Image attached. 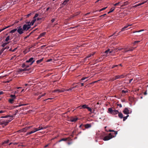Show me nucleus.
Masks as SVG:
<instances>
[{
  "label": "nucleus",
  "instance_id": "35",
  "mask_svg": "<svg viewBox=\"0 0 148 148\" xmlns=\"http://www.w3.org/2000/svg\"><path fill=\"white\" fill-rule=\"evenodd\" d=\"M26 23L27 25H28V27H30V25H31V22H26Z\"/></svg>",
  "mask_w": 148,
  "mask_h": 148
},
{
  "label": "nucleus",
  "instance_id": "49",
  "mask_svg": "<svg viewBox=\"0 0 148 148\" xmlns=\"http://www.w3.org/2000/svg\"><path fill=\"white\" fill-rule=\"evenodd\" d=\"M26 66V64H23L22 65V67L23 68L25 67V66Z\"/></svg>",
  "mask_w": 148,
  "mask_h": 148
},
{
  "label": "nucleus",
  "instance_id": "26",
  "mask_svg": "<svg viewBox=\"0 0 148 148\" xmlns=\"http://www.w3.org/2000/svg\"><path fill=\"white\" fill-rule=\"evenodd\" d=\"M41 127H42L41 126V125H40L38 128H34V129H35V130H36V131H38L41 130Z\"/></svg>",
  "mask_w": 148,
  "mask_h": 148
},
{
  "label": "nucleus",
  "instance_id": "56",
  "mask_svg": "<svg viewBox=\"0 0 148 148\" xmlns=\"http://www.w3.org/2000/svg\"><path fill=\"white\" fill-rule=\"evenodd\" d=\"M34 80H32V81H30L29 82H32V83H34L36 82L34 81Z\"/></svg>",
  "mask_w": 148,
  "mask_h": 148
},
{
  "label": "nucleus",
  "instance_id": "23",
  "mask_svg": "<svg viewBox=\"0 0 148 148\" xmlns=\"http://www.w3.org/2000/svg\"><path fill=\"white\" fill-rule=\"evenodd\" d=\"M17 31V28H15L12 30H11L10 32V33H13L14 32L16 31Z\"/></svg>",
  "mask_w": 148,
  "mask_h": 148
},
{
  "label": "nucleus",
  "instance_id": "30",
  "mask_svg": "<svg viewBox=\"0 0 148 148\" xmlns=\"http://www.w3.org/2000/svg\"><path fill=\"white\" fill-rule=\"evenodd\" d=\"M109 132H114V134L115 135V136H116V135L117 134V131H114V130H109Z\"/></svg>",
  "mask_w": 148,
  "mask_h": 148
},
{
  "label": "nucleus",
  "instance_id": "36",
  "mask_svg": "<svg viewBox=\"0 0 148 148\" xmlns=\"http://www.w3.org/2000/svg\"><path fill=\"white\" fill-rule=\"evenodd\" d=\"M10 36H8L5 39V41L6 42L10 40Z\"/></svg>",
  "mask_w": 148,
  "mask_h": 148
},
{
  "label": "nucleus",
  "instance_id": "52",
  "mask_svg": "<svg viewBox=\"0 0 148 148\" xmlns=\"http://www.w3.org/2000/svg\"><path fill=\"white\" fill-rule=\"evenodd\" d=\"M32 14V13H31L30 14H29L27 15V16H27L26 17H29V16H30Z\"/></svg>",
  "mask_w": 148,
  "mask_h": 148
},
{
  "label": "nucleus",
  "instance_id": "10",
  "mask_svg": "<svg viewBox=\"0 0 148 148\" xmlns=\"http://www.w3.org/2000/svg\"><path fill=\"white\" fill-rule=\"evenodd\" d=\"M123 112L124 114H128L129 113V110L127 108H125L123 110Z\"/></svg>",
  "mask_w": 148,
  "mask_h": 148
},
{
  "label": "nucleus",
  "instance_id": "60",
  "mask_svg": "<svg viewBox=\"0 0 148 148\" xmlns=\"http://www.w3.org/2000/svg\"><path fill=\"white\" fill-rule=\"evenodd\" d=\"M30 64L29 65H27L26 64V66H25V68L27 69V68L29 67L30 66Z\"/></svg>",
  "mask_w": 148,
  "mask_h": 148
},
{
  "label": "nucleus",
  "instance_id": "20",
  "mask_svg": "<svg viewBox=\"0 0 148 148\" xmlns=\"http://www.w3.org/2000/svg\"><path fill=\"white\" fill-rule=\"evenodd\" d=\"M68 139V138H63L58 141V142H60L62 141H66Z\"/></svg>",
  "mask_w": 148,
  "mask_h": 148
},
{
  "label": "nucleus",
  "instance_id": "62",
  "mask_svg": "<svg viewBox=\"0 0 148 148\" xmlns=\"http://www.w3.org/2000/svg\"><path fill=\"white\" fill-rule=\"evenodd\" d=\"M118 106H119V107L120 108H121L122 106L121 104H118Z\"/></svg>",
  "mask_w": 148,
  "mask_h": 148
},
{
  "label": "nucleus",
  "instance_id": "1",
  "mask_svg": "<svg viewBox=\"0 0 148 148\" xmlns=\"http://www.w3.org/2000/svg\"><path fill=\"white\" fill-rule=\"evenodd\" d=\"M73 88H74L73 87H72L71 88H69V89H67L66 90H65V89H64V88H62V89H56V90H54L53 92H59V93L62 92H64L65 91H69L70 90H71Z\"/></svg>",
  "mask_w": 148,
  "mask_h": 148
},
{
  "label": "nucleus",
  "instance_id": "64",
  "mask_svg": "<svg viewBox=\"0 0 148 148\" xmlns=\"http://www.w3.org/2000/svg\"><path fill=\"white\" fill-rule=\"evenodd\" d=\"M4 92L3 91L0 92V95H2L3 94Z\"/></svg>",
  "mask_w": 148,
  "mask_h": 148
},
{
  "label": "nucleus",
  "instance_id": "63",
  "mask_svg": "<svg viewBox=\"0 0 148 148\" xmlns=\"http://www.w3.org/2000/svg\"><path fill=\"white\" fill-rule=\"evenodd\" d=\"M72 142H69L68 143V144L69 145H70L71 144H72Z\"/></svg>",
  "mask_w": 148,
  "mask_h": 148
},
{
  "label": "nucleus",
  "instance_id": "4",
  "mask_svg": "<svg viewBox=\"0 0 148 148\" xmlns=\"http://www.w3.org/2000/svg\"><path fill=\"white\" fill-rule=\"evenodd\" d=\"M12 119H10L9 120H7L6 121H2L0 122V124L3 127H4V126L7 125L8 123L11 121Z\"/></svg>",
  "mask_w": 148,
  "mask_h": 148
},
{
  "label": "nucleus",
  "instance_id": "33",
  "mask_svg": "<svg viewBox=\"0 0 148 148\" xmlns=\"http://www.w3.org/2000/svg\"><path fill=\"white\" fill-rule=\"evenodd\" d=\"M69 1V0H65L62 3V4L65 5Z\"/></svg>",
  "mask_w": 148,
  "mask_h": 148
},
{
  "label": "nucleus",
  "instance_id": "43",
  "mask_svg": "<svg viewBox=\"0 0 148 148\" xmlns=\"http://www.w3.org/2000/svg\"><path fill=\"white\" fill-rule=\"evenodd\" d=\"M128 2H125L124 3V4L122 5L121 6V7H123V6H125L126 5H127V4H128Z\"/></svg>",
  "mask_w": 148,
  "mask_h": 148
},
{
  "label": "nucleus",
  "instance_id": "11",
  "mask_svg": "<svg viewBox=\"0 0 148 148\" xmlns=\"http://www.w3.org/2000/svg\"><path fill=\"white\" fill-rule=\"evenodd\" d=\"M87 78H88L87 77H83L81 79V80H80V82H86L87 81H88V79H86L85 81H83V80H85V79H86Z\"/></svg>",
  "mask_w": 148,
  "mask_h": 148
},
{
  "label": "nucleus",
  "instance_id": "48",
  "mask_svg": "<svg viewBox=\"0 0 148 148\" xmlns=\"http://www.w3.org/2000/svg\"><path fill=\"white\" fill-rule=\"evenodd\" d=\"M121 3L120 2H119L114 5V6H116L118 5L120 3Z\"/></svg>",
  "mask_w": 148,
  "mask_h": 148
},
{
  "label": "nucleus",
  "instance_id": "39",
  "mask_svg": "<svg viewBox=\"0 0 148 148\" xmlns=\"http://www.w3.org/2000/svg\"><path fill=\"white\" fill-rule=\"evenodd\" d=\"M87 109H88V110L89 111H90V112H92V109L90 108V107H88Z\"/></svg>",
  "mask_w": 148,
  "mask_h": 148
},
{
  "label": "nucleus",
  "instance_id": "9",
  "mask_svg": "<svg viewBox=\"0 0 148 148\" xmlns=\"http://www.w3.org/2000/svg\"><path fill=\"white\" fill-rule=\"evenodd\" d=\"M34 59L33 58H31L28 60H27L26 62H31L30 65H31L35 61L34 60H33Z\"/></svg>",
  "mask_w": 148,
  "mask_h": 148
},
{
  "label": "nucleus",
  "instance_id": "57",
  "mask_svg": "<svg viewBox=\"0 0 148 148\" xmlns=\"http://www.w3.org/2000/svg\"><path fill=\"white\" fill-rule=\"evenodd\" d=\"M52 60L51 59H49L47 61V62H50Z\"/></svg>",
  "mask_w": 148,
  "mask_h": 148
},
{
  "label": "nucleus",
  "instance_id": "25",
  "mask_svg": "<svg viewBox=\"0 0 148 148\" xmlns=\"http://www.w3.org/2000/svg\"><path fill=\"white\" fill-rule=\"evenodd\" d=\"M144 30V29H141V30H139L137 31H134L133 32H131V33H136V32H141L143 31Z\"/></svg>",
  "mask_w": 148,
  "mask_h": 148
},
{
  "label": "nucleus",
  "instance_id": "40",
  "mask_svg": "<svg viewBox=\"0 0 148 148\" xmlns=\"http://www.w3.org/2000/svg\"><path fill=\"white\" fill-rule=\"evenodd\" d=\"M9 42H8V43H4L1 46L3 47H4Z\"/></svg>",
  "mask_w": 148,
  "mask_h": 148
},
{
  "label": "nucleus",
  "instance_id": "32",
  "mask_svg": "<svg viewBox=\"0 0 148 148\" xmlns=\"http://www.w3.org/2000/svg\"><path fill=\"white\" fill-rule=\"evenodd\" d=\"M14 99H10L9 100V101L10 103H13Z\"/></svg>",
  "mask_w": 148,
  "mask_h": 148
},
{
  "label": "nucleus",
  "instance_id": "21",
  "mask_svg": "<svg viewBox=\"0 0 148 148\" xmlns=\"http://www.w3.org/2000/svg\"><path fill=\"white\" fill-rule=\"evenodd\" d=\"M11 26V25H9L8 26H7L6 27H5L4 28H3L2 29H0V32H1L2 31L4 30V29H7V28H8L10 27Z\"/></svg>",
  "mask_w": 148,
  "mask_h": 148
},
{
  "label": "nucleus",
  "instance_id": "53",
  "mask_svg": "<svg viewBox=\"0 0 148 148\" xmlns=\"http://www.w3.org/2000/svg\"><path fill=\"white\" fill-rule=\"evenodd\" d=\"M118 65H113L112 66V69H113V68H114V67H117L118 66Z\"/></svg>",
  "mask_w": 148,
  "mask_h": 148
},
{
  "label": "nucleus",
  "instance_id": "29",
  "mask_svg": "<svg viewBox=\"0 0 148 148\" xmlns=\"http://www.w3.org/2000/svg\"><path fill=\"white\" fill-rule=\"evenodd\" d=\"M30 69H27L26 68L23 69H21L20 70V71H28Z\"/></svg>",
  "mask_w": 148,
  "mask_h": 148
},
{
  "label": "nucleus",
  "instance_id": "50",
  "mask_svg": "<svg viewBox=\"0 0 148 148\" xmlns=\"http://www.w3.org/2000/svg\"><path fill=\"white\" fill-rule=\"evenodd\" d=\"M140 42V41H136L134 42V44H135L136 43H137L138 42Z\"/></svg>",
  "mask_w": 148,
  "mask_h": 148
},
{
  "label": "nucleus",
  "instance_id": "8",
  "mask_svg": "<svg viewBox=\"0 0 148 148\" xmlns=\"http://www.w3.org/2000/svg\"><path fill=\"white\" fill-rule=\"evenodd\" d=\"M31 27H28V25L26 24H25L23 25V31H27Z\"/></svg>",
  "mask_w": 148,
  "mask_h": 148
},
{
  "label": "nucleus",
  "instance_id": "27",
  "mask_svg": "<svg viewBox=\"0 0 148 148\" xmlns=\"http://www.w3.org/2000/svg\"><path fill=\"white\" fill-rule=\"evenodd\" d=\"M77 118H73L71 119V121L72 122H75L77 121Z\"/></svg>",
  "mask_w": 148,
  "mask_h": 148
},
{
  "label": "nucleus",
  "instance_id": "41",
  "mask_svg": "<svg viewBox=\"0 0 148 148\" xmlns=\"http://www.w3.org/2000/svg\"><path fill=\"white\" fill-rule=\"evenodd\" d=\"M28 105V104H23L19 105L18 106L20 107V106H26V105Z\"/></svg>",
  "mask_w": 148,
  "mask_h": 148
},
{
  "label": "nucleus",
  "instance_id": "34",
  "mask_svg": "<svg viewBox=\"0 0 148 148\" xmlns=\"http://www.w3.org/2000/svg\"><path fill=\"white\" fill-rule=\"evenodd\" d=\"M129 116V115L128 114H127V116H125L124 117H123V121H125L127 118V117Z\"/></svg>",
  "mask_w": 148,
  "mask_h": 148
},
{
  "label": "nucleus",
  "instance_id": "13",
  "mask_svg": "<svg viewBox=\"0 0 148 148\" xmlns=\"http://www.w3.org/2000/svg\"><path fill=\"white\" fill-rule=\"evenodd\" d=\"M45 34V32H43L41 34L38 38L37 39H39L41 37L44 36Z\"/></svg>",
  "mask_w": 148,
  "mask_h": 148
},
{
  "label": "nucleus",
  "instance_id": "42",
  "mask_svg": "<svg viewBox=\"0 0 148 148\" xmlns=\"http://www.w3.org/2000/svg\"><path fill=\"white\" fill-rule=\"evenodd\" d=\"M101 80V79L99 80H97L96 81L92 82L90 83H95L98 82L99 81H100Z\"/></svg>",
  "mask_w": 148,
  "mask_h": 148
},
{
  "label": "nucleus",
  "instance_id": "59",
  "mask_svg": "<svg viewBox=\"0 0 148 148\" xmlns=\"http://www.w3.org/2000/svg\"><path fill=\"white\" fill-rule=\"evenodd\" d=\"M6 49V48H2L1 50V51H2L3 52L5 50V49Z\"/></svg>",
  "mask_w": 148,
  "mask_h": 148
},
{
  "label": "nucleus",
  "instance_id": "14",
  "mask_svg": "<svg viewBox=\"0 0 148 148\" xmlns=\"http://www.w3.org/2000/svg\"><path fill=\"white\" fill-rule=\"evenodd\" d=\"M84 126L87 129L90 127L91 125L90 124H87L84 125Z\"/></svg>",
  "mask_w": 148,
  "mask_h": 148
},
{
  "label": "nucleus",
  "instance_id": "6",
  "mask_svg": "<svg viewBox=\"0 0 148 148\" xmlns=\"http://www.w3.org/2000/svg\"><path fill=\"white\" fill-rule=\"evenodd\" d=\"M32 127V126L26 127L22 129L19 130V131H20V132H25L27 131V130H28L29 129Z\"/></svg>",
  "mask_w": 148,
  "mask_h": 148
},
{
  "label": "nucleus",
  "instance_id": "5",
  "mask_svg": "<svg viewBox=\"0 0 148 148\" xmlns=\"http://www.w3.org/2000/svg\"><path fill=\"white\" fill-rule=\"evenodd\" d=\"M23 30L21 26L17 27V32L19 34H21L23 33Z\"/></svg>",
  "mask_w": 148,
  "mask_h": 148
},
{
  "label": "nucleus",
  "instance_id": "15",
  "mask_svg": "<svg viewBox=\"0 0 148 148\" xmlns=\"http://www.w3.org/2000/svg\"><path fill=\"white\" fill-rule=\"evenodd\" d=\"M14 115H6L5 116H2L1 117V118H7L9 117H11L13 118L14 117Z\"/></svg>",
  "mask_w": 148,
  "mask_h": 148
},
{
  "label": "nucleus",
  "instance_id": "45",
  "mask_svg": "<svg viewBox=\"0 0 148 148\" xmlns=\"http://www.w3.org/2000/svg\"><path fill=\"white\" fill-rule=\"evenodd\" d=\"M47 127H48L47 126H45V127H42L41 128V130H44V129H46Z\"/></svg>",
  "mask_w": 148,
  "mask_h": 148
},
{
  "label": "nucleus",
  "instance_id": "58",
  "mask_svg": "<svg viewBox=\"0 0 148 148\" xmlns=\"http://www.w3.org/2000/svg\"><path fill=\"white\" fill-rule=\"evenodd\" d=\"M6 49V48H2L1 50V51H2L3 52L5 50V49Z\"/></svg>",
  "mask_w": 148,
  "mask_h": 148
},
{
  "label": "nucleus",
  "instance_id": "12",
  "mask_svg": "<svg viewBox=\"0 0 148 148\" xmlns=\"http://www.w3.org/2000/svg\"><path fill=\"white\" fill-rule=\"evenodd\" d=\"M130 26V25L128 24L127 25L125 26L123 28L121 29V31H125V30L127 29V28Z\"/></svg>",
  "mask_w": 148,
  "mask_h": 148
},
{
  "label": "nucleus",
  "instance_id": "47",
  "mask_svg": "<svg viewBox=\"0 0 148 148\" xmlns=\"http://www.w3.org/2000/svg\"><path fill=\"white\" fill-rule=\"evenodd\" d=\"M38 14H35L34 17V18H36L38 16Z\"/></svg>",
  "mask_w": 148,
  "mask_h": 148
},
{
  "label": "nucleus",
  "instance_id": "55",
  "mask_svg": "<svg viewBox=\"0 0 148 148\" xmlns=\"http://www.w3.org/2000/svg\"><path fill=\"white\" fill-rule=\"evenodd\" d=\"M55 21V19L54 18H53L51 20V21L52 23H53Z\"/></svg>",
  "mask_w": 148,
  "mask_h": 148
},
{
  "label": "nucleus",
  "instance_id": "7",
  "mask_svg": "<svg viewBox=\"0 0 148 148\" xmlns=\"http://www.w3.org/2000/svg\"><path fill=\"white\" fill-rule=\"evenodd\" d=\"M125 76L124 74L116 76L113 78V80H114L118 79H121L123 78Z\"/></svg>",
  "mask_w": 148,
  "mask_h": 148
},
{
  "label": "nucleus",
  "instance_id": "37",
  "mask_svg": "<svg viewBox=\"0 0 148 148\" xmlns=\"http://www.w3.org/2000/svg\"><path fill=\"white\" fill-rule=\"evenodd\" d=\"M10 97L14 99L16 97V96L14 95H12L10 96Z\"/></svg>",
  "mask_w": 148,
  "mask_h": 148
},
{
  "label": "nucleus",
  "instance_id": "22",
  "mask_svg": "<svg viewBox=\"0 0 148 148\" xmlns=\"http://www.w3.org/2000/svg\"><path fill=\"white\" fill-rule=\"evenodd\" d=\"M43 60V58L40 59V60H38L36 61V63L37 64H38L41 62Z\"/></svg>",
  "mask_w": 148,
  "mask_h": 148
},
{
  "label": "nucleus",
  "instance_id": "2",
  "mask_svg": "<svg viewBox=\"0 0 148 148\" xmlns=\"http://www.w3.org/2000/svg\"><path fill=\"white\" fill-rule=\"evenodd\" d=\"M108 111L109 113L112 114H115L119 113V112L118 110H113L111 108H109L108 109Z\"/></svg>",
  "mask_w": 148,
  "mask_h": 148
},
{
  "label": "nucleus",
  "instance_id": "51",
  "mask_svg": "<svg viewBox=\"0 0 148 148\" xmlns=\"http://www.w3.org/2000/svg\"><path fill=\"white\" fill-rule=\"evenodd\" d=\"M9 142V140L7 141H4V142L3 143V144H5V143H7Z\"/></svg>",
  "mask_w": 148,
  "mask_h": 148
},
{
  "label": "nucleus",
  "instance_id": "44",
  "mask_svg": "<svg viewBox=\"0 0 148 148\" xmlns=\"http://www.w3.org/2000/svg\"><path fill=\"white\" fill-rule=\"evenodd\" d=\"M127 90H122V93H126L127 92Z\"/></svg>",
  "mask_w": 148,
  "mask_h": 148
},
{
  "label": "nucleus",
  "instance_id": "24",
  "mask_svg": "<svg viewBox=\"0 0 148 148\" xmlns=\"http://www.w3.org/2000/svg\"><path fill=\"white\" fill-rule=\"evenodd\" d=\"M36 18H34V19L31 22V24L32 25H33L34 24V22L36 21Z\"/></svg>",
  "mask_w": 148,
  "mask_h": 148
},
{
  "label": "nucleus",
  "instance_id": "61",
  "mask_svg": "<svg viewBox=\"0 0 148 148\" xmlns=\"http://www.w3.org/2000/svg\"><path fill=\"white\" fill-rule=\"evenodd\" d=\"M42 97L41 95H39L38 98V99H40L41 97Z\"/></svg>",
  "mask_w": 148,
  "mask_h": 148
},
{
  "label": "nucleus",
  "instance_id": "3",
  "mask_svg": "<svg viewBox=\"0 0 148 148\" xmlns=\"http://www.w3.org/2000/svg\"><path fill=\"white\" fill-rule=\"evenodd\" d=\"M114 137L115 136H113L111 133H110L108 135L104 137L103 139L105 141L108 140Z\"/></svg>",
  "mask_w": 148,
  "mask_h": 148
},
{
  "label": "nucleus",
  "instance_id": "54",
  "mask_svg": "<svg viewBox=\"0 0 148 148\" xmlns=\"http://www.w3.org/2000/svg\"><path fill=\"white\" fill-rule=\"evenodd\" d=\"M5 111L4 110H1L0 111V113H3L5 112Z\"/></svg>",
  "mask_w": 148,
  "mask_h": 148
},
{
  "label": "nucleus",
  "instance_id": "28",
  "mask_svg": "<svg viewBox=\"0 0 148 148\" xmlns=\"http://www.w3.org/2000/svg\"><path fill=\"white\" fill-rule=\"evenodd\" d=\"M115 8V7H114L113 8L111 9L110 10L108 13V14L112 12L114 10Z\"/></svg>",
  "mask_w": 148,
  "mask_h": 148
},
{
  "label": "nucleus",
  "instance_id": "46",
  "mask_svg": "<svg viewBox=\"0 0 148 148\" xmlns=\"http://www.w3.org/2000/svg\"><path fill=\"white\" fill-rule=\"evenodd\" d=\"M107 7H105V8H102V9H101L100 10H99V11L100 12L102 10H105V9H106L107 8Z\"/></svg>",
  "mask_w": 148,
  "mask_h": 148
},
{
  "label": "nucleus",
  "instance_id": "19",
  "mask_svg": "<svg viewBox=\"0 0 148 148\" xmlns=\"http://www.w3.org/2000/svg\"><path fill=\"white\" fill-rule=\"evenodd\" d=\"M118 116L121 119H122L123 118V114L121 112L119 113Z\"/></svg>",
  "mask_w": 148,
  "mask_h": 148
},
{
  "label": "nucleus",
  "instance_id": "18",
  "mask_svg": "<svg viewBox=\"0 0 148 148\" xmlns=\"http://www.w3.org/2000/svg\"><path fill=\"white\" fill-rule=\"evenodd\" d=\"M95 53V52L93 53H91L89 54L88 55L86 58H85V60H86L87 58H89L90 57H91L92 56H93L94 55V54Z\"/></svg>",
  "mask_w": 148,
  "mask_h": 148
},
{
  "label": "nucleus",
  "instance_id": "38",
  "mask_svg": "<svg viewBox=\"0 0 148 148\" xmlns=\"http://www.w3.org/2000/svg\"><path fill=\"white\" fill-rule=\"evenodd\" d=\"M84 108H87L88 107L87 106L86 104H84L82 106Z\"/></svg>",
  "mask_w": 148,
  "mask_h": 148
},
{
  "label": "nucleus",
  "instance_id": "16",
  "mask_svg": "<svg viewBox=\"0 0 148 148\" xmlns=\"http://www.w3.org/2000/svg\"><path fill=\"white\" fill-rule=\"evenodd\" d=\"M147 2V1H144L143 2H142V3H139L138 4H137V5H135V6H134V7H137L138 6H139L140 5H141L143 4H144L145 3H146Z\"/></svg>",
  "mask_w": 148,
  "mask_h": 148
},
{
  "label": "nucleus",
  "instance_id": "31",
  "mask_svg": "<svg viewBox=\"0 0 148 148\" xmlns=\"http://www.w3.org/2000/svg\"><path fill=\"white\" fill-rule=\"evenodd\" d=\"M109 52V53H112V51H110V49H108L107 50H106L105 51V53H108V52Z\"/></svg>",
  "mask_w": 148,
  "mask_h": 148
},
{
  "label": "nucleus",
  "instance_id": "17",
  "mask_svg": "<svg viewBox=\"0 0 148 148\" xmlns=\"http://www.w3.org/2000/svg\"><path fill=\"white\" fill-rule=\"evenodd\" d=\"M36 132V130H35L34 131H32L29 132H27V134H26V135H29V134H31L34 133L35 132Z\"/></svg>",
  "mask_w": 148,
  "mask_h": 148
}]
</instances>
